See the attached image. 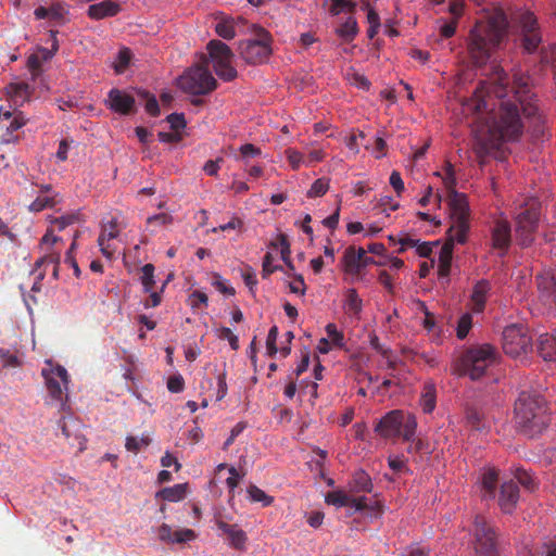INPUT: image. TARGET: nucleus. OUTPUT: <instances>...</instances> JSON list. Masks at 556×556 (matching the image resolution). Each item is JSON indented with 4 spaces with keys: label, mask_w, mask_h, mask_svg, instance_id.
I'll list each match as a JSON object with an SVG mask.
<instances>
[{
    "label": "nucleus",
    "mask_w": 556,
    "mask_h": 556,
    "mask_svg": "<svg viewBox=\"0 0 556 556\" xmlns=\"http://www.w3.org/2000/svg\"><path fill=\"white\" fill-rule=\"evenodd\" d=\"M217 337L222 340H227L232 350L237 351L239 349V339L231 331L230 328L222 327L217 330Z\"/></svg>",
    "instance_id": "50"
},
{
    "label": "nucleus",
    "mask_w": 556,
    "mask_h": 556,
    "mask_svg": "<svg viewBox=\"0 0 556 556\" xmlns=\"http://www.w3.org/2000/svg\"><path fill=\"white\" fill-rule=\"evenodd\" d=\"M329 12L331 15H339L342 12H353L356 4L352 0H330Z\"/></svg>",
    "instance_id": "43"
},
{
    "label": "nucleus",
    "mask_w": 556,
    "mask_h": 556,
    "mask_svg": "<svg viewBox=\"0 0 556 556\" xmlns=\"http://www.w3.org/2000/svg\"><path fill=\"white\" fill-rule=\"evenodd\" d=\"M515 21L520 29L523 49L528 53L536 51L542 42V36L534 14L529 11L519 12Z\"/></svg>",
    "instance_id": "13"
},
{
    "label": "nucleus",
    "mask_w": 556,
    "mask_h": 556,
    "mask_svg": "<svg viewBox=\"0 0 556 556\" xmlns=\"http://www.w3.org/2000/svg\"><path fill=\"white\" fill-rule=\"evenodd\" d=\"M79 220L78 213L66 214L60 217H56L52 223L56 227L58 230H63L67 226L73 225Z\"/></svg>",
    "instance_id": "51"
},
{
    "label": "nucleus",
    "mask_w": 556,
    "mask_h": 556,
    "mask_svg": "<svg viewBox=\"0 0 556 556\" xmlns=\"http://www.w3.org/2000/svg\"><path fill=\"white\" fill-rule=\"evenodd\" d=\"M60 202L58 195H47L40 194L36 198V200L29 205V210L34 212H40L48 207H53Z\"/></svg>",
    "instance_id": "37"
},
{
    "label": "nucleus",
    "mask_w": 556,
    "mask_h": 556,
    "mask_svg": "<svg viewBox=\"0 0 556 556\" xmlns=\"http://www.w3.org/2000/svg\"><path fill=\"white\" fill-rule=\"evenodd\" d=\"M60 255L53 252H47L42 257L36 262V269H40L42 266H52V275L56 279L59 273Z\"/></svg>",
    "instance_id": "36"
},
{
    "label": "nucleus",
    "mask_w": 556,
    "mask_h": 556,
    "mask_svg": "<svg viewBox=\"0 0 556 556\" xmlns=\"http://www.w3.org/2000/svg\"><path fill=\"white\" fill-rule=\"evenodd\" d=\"M388 464H389V467L395 473L408 472L409 471L408 467L406 466V462H405L404 457H401V456H390L388 458Z\"/></svg>",
    "instance_id": "55"
},
{
    "label": "nucleus",
    "mask_w": 556,
    "mask_h": 556,
    "mask_svg": "<svg viewBox=\"0 0 556 556\" xmlns=\"http://www.w3.org/2000/svg\"><path fill=\"white\" fill-rule=\"evenodd\" d=\"M242 159H253L261 155V149L252 143L242 144L239 149Z\"/></svg>",
    "instance_id": "58"
},
{
    "label": "nucleus",
    "mask_w": 556,
    "mask_h": 556,
    "mask_svg": "<svg viewBox=\"0 0 556 556\" xmlns=\"http://www.w3.org/2000/svg\"><path fill=\"white\" fill-rule=\"evenodd\" d=\"M457 24H458V21L456 18H453L448 23H444L440 27V35L443 38H451V37H453L455 35V33H456Z\"/></svg>",
    "instance_id": "60"
},
{
    "label": "nucleus",
    "mask_w": 556,
    "mask_h": 556,
    "mask_svg": "<svg viewBox=\"0 0 556 556\" xmlns=\"http://www.w3.org/2000/svg\"><path fill=\"white\" fill-rule=\"evenodd\" d=\"M138 94L141 98L146 99V104H144L146 111L152 116H157L160 114V106H159L156 98L153 94H150L146 90H139Z\"/></svg>",
    "instance_id": "45"
},
{
    "label": "nucleus",
    "mask_w": 556,
    "mask_h": 556,
    "mask_svg": "<svg viewBox=\"0 0 556 556\" xmlns=\"http://www.w3.org/2000/svg\"><path fill=\"white\" fill-rule=\"evenodd\" d=\"M26 124V119L21 112H17L15 116L5 126V131L1 135V141L4 144L17 143L21 139L20 135L14 132L22 128Z\"/></svg>",
    "instance_id": "25"
},
{
    "label": "nucleus",
    "mask_w": 556,
    "mask_h": 556,
    "mask_svg": "<svg viewBox=\"0 0 556 556\" xmlns=\"http://www.w3.org/2000/svg\"><path fill=\"white\" fill-rule=\"evenodd\" d=\"M121 11V7L113 0H103L99 3L89 5L87 14L91 20H102L115 16Z\"/></svg>",
    "instance_id": "24"
},
{
    "label": "nucleus",
    "mask_w": 556,
    "mask_h": 556,
    "mask_svg": "<svg viewBox=\"0 0 556 556\" xmlns=\"http://www.w3.org/2000/svg\"><path fill=\"white\" fill-rule=\"evenodd\" d=\"M555 332L551 334H541L536 340V351L539 355L546 362H552L553 358L556 357V353L553 350V344H555Z\"/></svg>",
    "instance_id": "26"
},
{
    "label": "nucleus",
    "mask_w": 556,
    "mask_h": 556,
    "mask_svg": "<svg viewBox=\"0 0 556 556\" xmlns=\"http://www.w3.org/2000/svg\"><path fill=\"white\" fill-rule=\"evenodd\" d=\"M242 278L244 280V283L245 286L249 288V290L253 293L254 292V288L256 287L257 285V279H256V274L255 271L251 268V267H248L243 274H242Z\"/></svg>",
    "instance_id": "59"
},
{
    "label": "nucleus",
    "mask_w": 556,
    "mask_h": 556,
    "mask_svg": "<svg viewBox=\"0 0 556 556\" xmlns=\"http://www.w3.org/2000/svg\"><path fill=\"white\" fill-rule=\"evenodd\" d=\"M206 48L216 75L225 81H231L237 78L238 72L231 64L233 59L231 49L225 42L217 39L211 40Z\"/></svg>",
    "instance_id": "11"
},
{
    "label": "nucleus",
    "mask_w": 556,
    "mask_h": 556,
    "mask_svg": "<svg viewBox=\"0 0 556 556\" xmlns=\"http://www.w3.org/2000/svg\"><path fill=\"white\" fill-rule=\"evenodd\" d=\"M477 114L472 128L475 151L479 159L485 157L503 141L517 140L523 124L519 106L530 121L535 136L544 134L545 118L539 112L529 88V77L514 74L513 87H508L506 73L500 66L492 68L489 81H481L469 104Z\"/></svg>",
    "instance_id": "1"
},
{
    "label": "nucleus",
    "mask_w": 556,
    "mask_h": 556,
    "mask_svg": "<svg viewBox=\"0 0 556 556\" xmlns=\"http://www.w3.org/2000/svg\"><path fill=\"white\" fill-rule=\"evenodd\" d=\"M536 285L544 305L556 308V271L538 275Z\"/></svg>",
    "instance_id": "18"
},
{
    "label": "nucleus",
    "mask_w": 556,
    "mask_h": 556,
    "mask_svg": "<svg viewBox=\"0 0 556 556\" xmlns=\"http://www.w3.org/2000/svg\"><path fill=\"white\" fill-rule=\"evenodd\" d=\"M402 410H392L383 416L375 427V431L383 438L399 437L401 433Z\"/></svg>",
    "instance_id": "20"
},
{
    "label": "nucleus",
    "mask_w": 556,
    "mask_h": 556,
    "mask_svg": "<svg viewBox=\"0 0 556 556\" xmlns=\"http://www.w3.org/2000/svg\"><path fill=\"white\" fill-rule=\"evenodd\" d=\"M326 503L343 507L350 505V497L343 491H332L326 495Z\"/></svg>",
    "instance_id": "46"
},
{
    "label": "nucleus",
    "mask_w": 556,
    "mask_h": 556,
    "mask_svg": "<svg viewBox=\"0 0 556 556\" xmlns=\"http://www.w3.org/2000/svg\"><path fill=\"white\" fill-rule=\"evenodd\" d=\"M67 14L66 5L61 2H52L49 7L40 5L34 11L36 20H48L53 25H64Z\"/></svg>",
    "instance_id": "19"
},
{
    "label": "nucleus",
    "mask_w": 556,
    "mask_h": 556,
    "mask_svg": "<svg viewBox=\"0 0 556 556\" xmlns=\"http://www.w3.org/2000/svg\"><path fill=\"white\" fill-rule=\"evenodd\" d=\"M253 34L254 38L239 42V54L248 64H264L273 53L271 35L265 28L257 25H253Z\"/></svg>",
    "instance_id": "7"
},
{
    "label": "nucleus",
    "mask_w": 556,
    "mask_h": 556,
    "mask_svg": "<svg viewBox=\"0 0 556 556\" xmlns=\"http://www.w3.org/2000/svg\"><path fill=\"white\" fill-rule=\"evenodd\" d=\"M514 476L518 481L516 483L522 485L526 490L532 492L536 489L538 482L529 471L518 468Z\"/></svg>",
    "instance_id": "40"
},
{
    "label": "nucleus",
    "mask_w": 556,
    "mask_h": 556,
    "mask_svg": "<svg viewBox=\"0 0 556 556\" xmlns=\"http://www.w3.org/2000/svg\"><path fill=\"white\" fill-rule=\"evenodd\" d=\"M473 536L475 556H497V533L484 516H476Z\"/></svg>",
    "instance_id": "10"
},
{
    "label": "nucleus",
    "mask_w": 556,
    "mask_h": 556,
    "mask_svg": "<svg viewBox=\"0 0 556 556\" xmlns=\"http://www.w3.org/2000/svg\"><path fill=\"white\" fill-rule=\"evenodd\" d=\"M248 494L252 502L262 503L264 507L269 506L273 503V497L267 495L256 485H250L248 488Z\"/></svg>",
    "instance_id": "42"
},
{
    "label": "nucleus",
    "mask_w": 556,
    "mask_h": 556,
    "mask_svg": "<svg viewBox=\"0 0 556 556\" xmlns=\"http://www.w3.org/2000/svg\"><path fill=\"white\" fill-rule=\"evenodd\" d=\"M490 289V283L486 280H480L475 285L471 294L475 312L480 313L483 311Z\"/></svg>",
    "instance_id": "27"
},
{
    "label": "nucleus",
    "mask_w": 556,
    "mask_h": 556,
    "mask_svg": "<svg viewBox=\"0 0 556 556\" xmlns=\"http://www.w3.org/2000/svg\"><path fill=\"white\" fill-rule=\"evenodd\" d=\"M502 345L506 355L517 358L532 350V340L526 329L510 325L503 331Z\"/></svg>",
    "instance_id": "12"
},
{
    "label": "nucleus",
    "mask_w": 556,
    "mask_h": 556,
    "mask_svg": "<svg viewBox=\"0 0 556 556\" xmlns=\"http://www.w3.org/2000/svg\"><path fill=\"white\" fill-rule=\"evenodd\" d=\"M492 247L500 251V255H504L511 242V227L509 222L500 216L495 218L491 228Z\"/></svg>",
    "instance_id": "16"
},
{
    "label": "nucleus",
    "mask_w": 556,
    "mask_h": 556,
    "mask_svg": "<svg viewBox=\"0 0 556 556\" xmlns=\"http://www.w3.org/2000/svg\"><path fill=\"white\" fill-rule=\"evenodd\" d=\"M326 332L333 346L340 349L344 346V336L341 331L338 330L334 324H328L326 326Z\"/></svg>",
    "instance_id": "49"
},
{
    "label": "nucleus",
    "mask_w": 556,
    "mask_h": 556,
    "mask_svg": "<svg viewBox=\"0 0 556 556\" xmlns=\"http://www.w3.org/2000/svg\"><path fill=\"white\" fill-rule=\"evenodd\" d=\"M336 33L345 41H352L358 33L356 20L349 17L340 27L337 28Z\"/></svg>",
    "instance_id": "35"
},
{
    "label": "nucleus",
    "mask_w": 556,
    "mask_h": 556,
    "mask_svg": "<svg viewBox=\"0 0 556 556\" xmlns=\"http://www.w3.org/2000/svg\"><path fill=\"white\" fill-rule=\"evenodd\" d=\"M287 153V156H288V160L292 166V168H299L301 163L303 162V155L302 153L295 151V150H292V149H288L286 151Z\"/></svg>",
    "instance_id": "63"
},
{
    "label": "nucleus",
    "mask_w": 556,
    "mask_h": 556,
    "mask_svg": "<svg viewBox=\"0 0 556 556\" xmlns=\"http://www.w3.org/2000/svg\"><path fill=\"white\" fill-rule=\"evenodd\" d=\"M409 442V445L407 447V452L409 454H414V453H419V454H422V453H430V450H429V444L424 441L422 439L420 438H413Z\"/></svg>",
    "instance_id": "52"
},
{
    "label": "nucleus",
    "mask_w": 556,
    "mask_h": 556,
    "mask_svg": "<svg viewBox=\"0 0 556 556\" xmlns=\"http://www.w3.org/2000/svg\"><path fill=\"white\" fill-rule=\"evenodd\" d=\"M540 203L530 200L515 217V236L519 245L529 247L534 241L540 219Z\"/></svg>",
    "instance_id": "8"
},
{
    "label": "nucleus",
    "mask_w": 556,
    "mask_h": 556,
    "mask_svg": "<svg viewBox=\"0 0 556 556\" xmlns=\"http://www.w3.org/2000/svg\"><path fill=\"white\" fill-rule=\"evenodd\" d=\"M238 22H236L233 18H223L215 25V31L216 34L226 39L231 40L236 37V25Z\"/></svg>",
    "instance_id": "32"
},
{
    "label": "nucleus",
    "mask_w": 556,
    "mask_h": 556,
    "mask_svg": "<svg viewBox=\"0 0 556 556\" xmlns=\"http://www.w3.org/2000/svg\"><path fill=\"white\" fill-rule=\"evenodd\" d=\"M362 299L358 296L355 289H350L346 293V312L350 315L358 316L362 311Z\"/></svg>",
    "instance_id": "38"
},
{
    "label": "nucleus",
    "mask_w": 556,
    "mask_h": 556,
    "mask_svg": "<svg viewBox=\"0 0 556 556\" xmlns=\"http://www.w3.org/2000/svg\"><path fill=\"white\" fill-rule=\"evenodd\" d=\"M273 255L271 253H266L263 258V269H262V276L264 279L268 278L274 271L281 270L282 267L277 265L273 266Z\"/></svg>",
    "instance_id": "54"
},
{
    "label": "nucleus",
    "mask_w": 556,
    "mask_h": 556,
    "mask_svg": "<svg viewBox=\"0 0 556 556\" xmlns=\"http://www.w3.org/2000/svg\"><path fill=\"white\" fill-rule=\"evenodd\" d=\"M500 470L485 466L479 476L480 492L483 500H497V505L504 514H511L519 501V488L513 480L503 481L497 492Z\"/></svg>",
    "instance_id": "4"
},
{
    "label": "nucleus",
    "mask_w": 556,
    "mask_h": 556,
    "mask_svg": "<svg viewBox=\"0 0 556 556\" xmlns=\"http://www.w3.org/2000/svg\"><path fill=\"white\" fill-rule=\"evenodd\" d=\"M167 389L173 393H180L185 389V380L181 375H174L167 380Z\"/></svg>",
    "instance_id": "57"
},
{
    "label": "nucleus",
    "mask_w": 556,
    "mask_h": 556,
    "mask_svg": "<svg viewBox=\"0 0 556 556\" xmlns=\"http://www.w3.org/2000/svg\"><path fill=\"white\" fill-rule=\"evenodd\" d=\"M457 238H458V230L456 228V220H452V225L447 230V240L441 247L440 253H439V258H438V262H439L438 273L441 278H447L451 273L454 243L455 242L460 243Z\"/></svg>",
    "instance_id": "15"
},
{
    "label": "nucleus",
    "mask_w": 556,
    "mask_h": 556,
    "mask_svg": "<svg viewBox=\"0 0 556 556\" xmlns=\"http://www.w3.org/2000/svg\"><path fill=\"white\" fill-rule=\"evenodd\" d=\"M390 185L395 190L397 195H400L404 191V181L401 177V174L396 170H393L390 175Z\"/></svg>",
    "instance_id": "61"
},
{
    "label": "nucleus",
    "mask_w": 556,
    "mask_h": 556,
    "mask_svg": "<svg viewBox=\"0 0 556 556\" xmlns=\"http://www.w3.org/2000/svg\"><path fill=\"white\" fill-rule=\"evenodd\" d=\"M508 21L502 9H494L477 21L467 39V53L476 66H482L501 46L507 34Z\"/></svg>",
    "instance_id": "2"
},
{
    "label": "nucleus",
    "mask_w": 556,
    "mask_h": 556,
    "mask_svg": "<svg viewBox=\"0 0 556 556\" xmlns=\"http://www.w3.org/2000/svg\"><path fill=\"white\" fill-rule=\"evenodd\" d=\"M472 327V317L469 313H466L460 316L457 328H456V334L457 338L463 340L467 337L469 330Z\"/></svg>",
    "instance_id": "47"
},
{
    "label": "nucleus",
    "mask_w": 556,
    "mask_h": 556,
    "mask_svg": "<svg viewBox=\"0 0 556 556\" xmlns=\"http://www.w3.org/2000/svg\"><path fill=\"white\" fill-rule=\"evenodd\" d=\"M417 429V420L415 416L403 412V418H401V433L404 441H410L415 438Z\"/></svg>",
    "instance_id": "34"
},
{
    "label": "nucleus",
    "mask_w": 556,
    "mask_h": 556,
    "mask_svg": "<svg viewBox=\"0 0 556 556\" xmlns=\"http://www.w3.org/2000/svg\"><path fill=\"white\" fill-rule=\"evenodd\" d=\"M154 266L152 264H146L141 268L140 281L142 283L144 292H151L155 285L154 280Z\"/></svg>",
    "instance_id": "41"
},
{
    "label": "nucleus",
    "mask_w": 556,
    "mask_h": 556,
    "mask_svg": "<svg viewBox=\"0 0 556 556\" xmlns=\"http://www.w3.org/2000/svg\"><path fill=\"white\" fill-rule=\"evenodd\" d=\"M514 414L516 429L529 438L541 434L549 424L546 402L534 392L519 393Z\"/></svg>",
    "instance_id": "3"
},
{
    "label": "nucleus",
    "mask_w": 556,
    "mask_h": 556,
    "mask_svg": "<svg viewBox=\"0 0 556 556\" xmlns=\"http://www.w3.org/2000/svg\"><path fill=\"white\" fill-rule=\"evenodd\" d=\"M437 403V394L435 387L433 383H426L424 386V390L420 397V405L422 407L424 413L430 414L435 408Z\"/></svg>",
    "instance_id": "29"
},
{
    "label": "nucleus",
    "mask_w": 556,
    "mask_h": 556,
    "mask_svg": "<svg viewBox=\"0 0 556 556\" xmlns=\"http://www.w3.org/2000/svg\"><path fill=\"white\" fill-rule=\"evenodd\" d=\"M105 103L110 110L121 115H129L136 112L135 98L117 88H113L109 91Z\"/></svg>",
    "instance_id": "17"
},
{
    "label": "nucleus",
    "mask_w": 556,
    "mask_h": 556,
    "mask_svg": "<svg viewBox=\"0 0 556 556\" xmlns=\"http://www.w3.org/2000/svg\"><path fill=\"white\" fill-rule=\"evenodd\" d=\"M29 85L24 81L11 83L5 87L8 96L15 102L24 101L29 94Z\"/></svg>",
    "instance_id": "31"
},
{
    "label": "nucleus",
    "mask_w": 556,
    "mask_h": 556,
    "mask_svg": "<svg viewBox=\"0 0 556 556\" xmlns=\"http://www.w3.org/2000/svg\"><path fill=\"white\" fill-rule=\"evenodd\" d=\"M329 189V182L325 178H319L313 182L311 188L308 189L306 195L307 198H316L324 195Z\"/></svg>",
    "instance_id": "48"
},
{
    "label": "nucleus",
    "mask_w": 556,
    "mask_h": 556,
    "mask_svg": "<svg viewBox=\"0 0 556 556\" xmlns=\"http://www.w3.org/2000/svg\"><path fill=\"white\" fill-rule=\"evenodd\" d=\"M178 87L187 93L203 96L217 88V80L207 67L197 65L187 70L178 78Z\"/></svg>",
    "instance_id": "9"
},
{
    "label": "nucleus",
    "mask_w": 556,
    "mask_h": 556,
    "mask_svg": "<svg viewBox=\"0 0 556 556\" xmlns=\"http://www.w3.org/2000/svg\"><path fill=\"white\" fill-rule=\"evenodd\" d=\"M220 293L226 295H233L235 289L230 286H227L225 280H223L219 276H216V279L212 283Z\"/></svg>",
    "instance_id": "62"
},
{
    "label": "nucleus",
    "mask_w": 556,
    "mask_h": 556,
    "mask_svg": "<svg viewBox=\"0 0 556 556\" xmlns=\"http://www.w3.org/2000/svg\"><path fill=\"white\" fill-rule=\"evenodd\" d=\"M353 485L357 492H371L372 490L371 479L364 470L354 473Z\"/></svg>",
    "instance_id": "39"
},
{
    "label": "nucleus",
    "mask_w": 556,
    "mask_h": 556,
    "mask_svg": "<svg viewBox=\"0 0 556 556\" xmlns=\"http://www.w3.org/2000/svg\"><path fill=\"white\" fill-rule=\"evenodd\" d=\"M187 494V484L179 483L173 486L164 488L156 495L168 502H179L185 498Z\"/></svg>",
    "instance_id": "28"
},
{
    "label": "nucleus",
    "mask_w": 556,
    "mask_h": 556,
    "mask_svg": "<svg viewBox=\"0 0 556 556\" xmlns=\"http://www.w3.org/2000/svg\"><path fill=\"white\" fill-rule=\"evenodd\" d=\"M344 270L348 274L356 275L362 270V264L359 260H357L355 255V248L349 247L345 249L343 258H342Z\"/></svg>",
    "instance_id": "30"
},
{
    "label": "nucleus",
    "mask_w": 556,
    "mask_h": 556,
    "mask_svg": "<svg viewBox=\"0 0 556 556\" xmlns=\"http://www.w3.org/2000/svg\"><path fill=\"white\" fill-rule=\"evenodd\" d=\"M130 62V51L128 49L119 50L117 54V62L114 64L115 72L122 74Z\"/></svg>",
    "instance_id": "53"
},
{
    "label": "nucleus",
    "mask_w": 556,
    "mask_h": 556,
    "mask_svg": "<svg viewBox=\"0 0 556 556\" xmlns=\"http://www.w3.org/2000/svg\"><path fill=\"white\" fill-rule=\"evenodd\" d=\"M496 350L488 343L468 349L458 361V372L472 380L481 378L485 370L495 364Z\"/></svg>",
    "instance_id": "6"
},
{
    "label": "nucleus",
    "mask_w": 556,
    "mask_h": 556,
    "mask_svg": "<svg viewBox=\"0 0 556 556\" xmlns=\"http://www.w3.org/2000/svg\"><path fill=\"white\" fill-rule=\"evenodd\" d=\"M216 525L217 528L227 535L231 547L239 551L244 549L248 536L245 532L238 527V525H230L223 520H217Z\"/></svg>",
    "instance_id": "23"
},
{
    "label": "nucleus",
    "mask_w": 556,
    "mask_h": 556,
    "mask_svg": "<svg viewBox=\"0 0 556 556\" xmlns=\"http://www.w3.org/2000/svg\"><path fill=\"white\" fill-rule=\"evenodd\" d=\"M467 425L475 430H482L485 427L484 414L475 406H467L465 409Z\"/></svg>",
    "instance_id": "33"
},
{
    "label": "nucleus",
    "mask_w": 556,
    "mask_h": 556,
    "mask_svg": "<svg viewBox=\"0 0 556 556\" xmlns=\"http://www.w3.org/2000/svg\"><path fill=\"white\" fill-rule=\"evenodd\" d=\"M443 184L447 190L451 219L456 220V228L458 230L457 239L460 244H464L467 240V233L469 230V204L466 194L457 192L455 189V172L453 165L448 162L445 166V177L443 178Z\"/></svg>",
    "instance_id": "5"
},
{
    "label": "nucleus",
    "mask_w": 556,
    "mask_h": 556,
    "mask_svg": "<svg viewBox=\"0 0 556 556\" xmlns=\"http://www.w3.org/2000/svg\"><path fill=\"white\" fill-rule=\"evenodd\" d=\"M119 231L121 228L116 218H111L110 220L102 223L98 244L104 256L111 257L113 255L114 249L110 244V241L116 239Z\"/></svg>",
    "instance_id": "21"
},
{
    "label": "nucleus",
    "mask_w": 556,
    "mask_h": 556,
    "mask_svg": "<svg viewBox=\"0 0 556 556\" xmlns=\"http://www.w3.org/2000/svg\"><path fill=\"white\" fill-rule=\"evenodd\" d=\"M157 535L161 541L172 544L186 543L193 541L197 538L195 532L191 529L172 530V528L166 523H163L159 528Z\"/></svg>",
    "instance_id": "22"
},
{
    "label": "nucleus",
    "mask_w": 556,
    "mask_h": 556,
    "mask_svg": "<svg viewBox=\"0 0 556 556\" xmlns=\"http://www.w3.org/2000/svg\"><path fill=\"white\" fill-rule=\"evenodd\" d=\"M42 377L46 381L49 395L56 401L62 402L64 390L67 389L68 375L61 365H53L51 361L47 362V367L42 368Z\"/></svg>",
    "instance_id": "14"
},
{
    "label": "nucleus",
    "mask_w": 556,
    "mask_h": 556,
    "mask_svg": "<svg viewBox=\"0 0 556 556\" xmlns=\"http://www.w3.org/2000/svg\"><path fill=\"white\" fill-rule=\"evenodd\" d=\"M166 121L168 122L170 128L176 132L186 127V119L184 114L172 113L166 117Z\"/></svg>",
    "instance_id": "56"
},
{
    "label": "nucleus",
    "mask_w": 556,
    "mask_h": 556,
    "mask_svg": "<svg viewBox=\"0 0 556 556\" xmlns=\"http://www.w3.org/2000/svg\"><path fill=\"white\" fill-rule=\"evenodd\" d=\"M151 443V439L149 437L136 438L132 435H128L126 438L125 447L127 451L132 453H138L142 446H148Z\"/></svg>",
    "instance_id": "44"
},
{
    "label": "nucleus",
    "mask_w": 556,
    "mask_h": 556,
    "mask_svg": "<svg viewBox=\"0 0 556 556\" xmlns=\"http://www.w3.org/2000/svg\"><path fill=\"white\" fill-rule=\"evenodd\" d=\"M147 223L149 225L159 224V225H167L172 223V216L166 213L155 214L153 216L148 217Z\"/></svg>",
    "instance_id": "64"
}]
</instances>
